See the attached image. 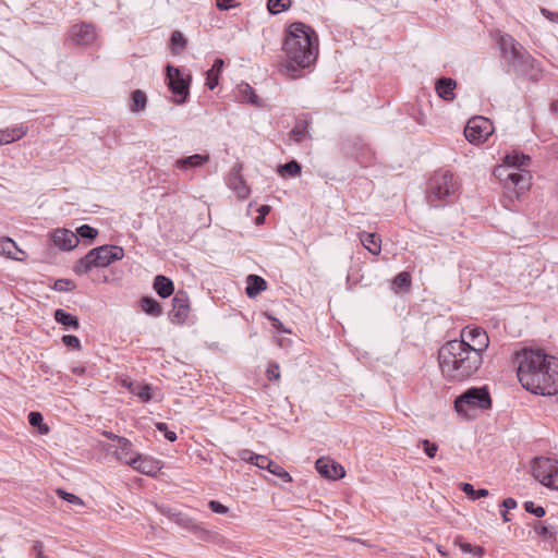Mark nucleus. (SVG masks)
<instances>
[{"label": "nucleus", "mask_w": 558, "mask_h": 558, "mask_svg": "<svg viewBox=\"0 0 558 558\" xmlns=\"http://www.w3.org/2000/svg\"><path fill=\"white\" fill-rule=\"evenodd\" d=\"M517 377L527 391L541 396L558 393V359L541 349L523 348L513 354Z\"/></svg>", "instance_id": "f257e3e1"}, {"label": "nucleus", "mask_w": 558, "mask_h": 558, "mask_svg": "<svg viewBox=\"0 0 558 558\" xmlns=\"http://www.w3.org/2000/svg\"><path fill=\"white\" fill-rule=\"evenodd\" d=\"M483 362V356L464 341L450 340L438 350L439 368L448 383H463L474 378Z\"/></svg>", "instance_id": "f03ea898"}, {"label": "nucleus", "mask_w": 558, "mask_h": 558, "mask_svg": "<svg viewBox=\"0 0 558 558\" xmlns=\"http://www.w3.org/2000/svg\"><path fill=\"white\" fill-rule=\"evenodd\" d=\"M282 50L288 60V70L308 68L318 56V36L311 26L294 22L286 29Z\"/></svg>", "instance_id": "7ed1b4c3"}, {"label": "nucleus", "mask_w": 558, "mask_h": 558, "mask_svg": "<svg viewBox=\"0 0 558 558\" xmlns=\"http://www.w3.org/2000/svg\"><path fill=\"white\" fill-rule=\"evenodd\" d=\"M425 193L426 202L430 207H445L457 201L459 183L451 171L438 169L428 179Z\"/></svg>", "instance_id": "20e7f679"}, {"label": "nucleus", "mask_w": 558, "mask_h": 558, "mask_svg": "<svg viewBox=\"0 0 558 558\" xmlns=\"http://www.w3.org/2000/svg\"><path fill=\"white\" fill-rule=\"evenodd\" d=\"M124 257V250L119 245L105 244L92 248L73 266L77 276L88 274L93 268H105Z\"/></svg>", "instance_id": "39448f33"}, {"label": "nucleus", "mask_w": 558, "mask_h": 558, "mask_svg": "<svg viewBox=\"0 0 558 558\" xmlns=\"http://www.w3.org/2000/svg\"><path fill=\"white\" fill-rule=\"evenodd\" d=\"M494 174L504 183L505 196L511 202L519 199L522 194L529 191L532 184L530 171L525 169H511L506 163L496 167Z\"/></svg>", "instance_id": "423d86ee"}, {"label": "nucleus", "mask_w": 558, "mask_h": 558, "mask_svg": "<svg viewBox=\"0 0 558 558\" xmlns=\"http://www.w3.org/2000/svg\"><path fill=\"white\" fill-rule=\"evenodd\" d=\"M492 397L488 388L471 387L459 395L453 401L454 411L464 418H473L472 411L489 410L492 408Z\"/></svg>", "instance_id": "0eeeda50"}, {"label": "nucleus", "mask_w": 558, "mask_h": 558, "mask_svg": "<svg viewBox=\"0 0 558 558\" xmlns=\"http://www.w3.org/2000/svg\"><path fill=\"white\" fill-rule=\"evenodd\" d=\"M166 80L169 90L177 97L175 102L178 105L185 104L190 96L191 73H185L180 68L168 63L166 66Z\"/></svg>", "instance_id": "6e6552de"}, {"label": "nucleus", "mask_w": 558, "mask_h": 558, "mask_svg": "<svg viewBox=\"0 0 558 558\" xmlns=\"http://www.w3.org/2000/svg\"><path fill=\"white\" fill-rule=\"evenodd\" d=\"M532 474L544 486L558 489V461L551 458H535L531 464Z\"/></svg>", "instance_id": "1a4fd4ad"}, {"label": "nucleus", "mask_w": 558, "mask_h": 558, "mask_svg": "<svg viewBox=\"0 0 558 558\" xmlns=\"http://www.w3.org/2000/svg\"><path fill=\"white\" fill-rule=\"evenodd\" d=\"M456 341L468 342L470 348L476 350L477 353L483 356L489 347V337L483 327L475 325H468L460 331V338L454 339Z\"/></svg>", "instance_id": "9d476101"}, {"label": "nucleus", "mask_w": 558, "mask_h": 558, "mask_svg": "<svg viewBox=\"0 0 558 558\" xmlns=\"http://www.w3.org/2000/svg\"><path fill=\"white\" fill-rule=\"evenodd\" d=\"M513 71L527 78L531 82L537 83L543 77V70L537 60L529 52L525 51L519 59L510 65Z\"/></svg>", "instance_id": "9b49d317"}, {"label": "nucleus", "mask_w": 558, "mask_h": 558, "mask_svg": "<svg viewBox=\"0 0 558 558\" xmlns=\"http://www.w3.org/2000/svg\"><path fill=\"white\" fill-rule=\"evenodd\" d=\"M493 132L492 123L484 117H474L470 119L464 129L465 138L472 144H478L487 141Z\"/></svg>", "instance_id": "f8f14e48"}, {"label": "nucleus", "mask_w": 558, "mask_h": 558, "mask_svg": "<svg viewBox=\"0 0 558 558\" xmlns=\"http://www.w3.org/2000/svg\"><path fill=\"white\" fill-rule=\"evenodd\" d=\"M160 513L166 515L168 519H170L172 522L178 524L179 526L191 531L193 534L197 536H203V534H207L208 532L194 519L189 517L187 514L178 511L174 508L168 507V506H161L159 507Z\"/></svg>", "instance_id": "ddd939ff"}, {"label": "nucleus", "mask_w": 558, "mask_h": 558, "mask_svg": "<svg viewBox=\"0 0 558 558\" xmlns=\"http://www.w3.org/2000/svg\"><path fill=\"white\" fill-rule=\"evenodd\" d=\"M190 298L186 291L178 290L172 299V308L168 313L169 320L174 325H183L190 314Z\"/></svg>", "instance_id": "4468645a"}, {"label": "nucleus", "mask_w": 558, "mask_h": 558, "mask_svg": "<svg viewBox=\"0 0 558 558\" xmlns=\"http://www.w3.org/2000/svg\"><path fill=\"white\" fill-rule=\"evenodd\" d=\"M497 44L500 50V57L508 64V66L513 64L519 59V56H522L525 51H527L509 34L500 35Z\"/></svg>", "instance_id": "2eb2a0df"}, {"label": "nucleus", "mask_w": 558, "mask_h": 558, "mask_svg": "<svg viewBox=\"0 0 558 558\" xmlns=\"http://www.w3.org/2000/svg\"><path fill=\"white\" fill-rule=\"evenodd\" d=\"M71 38L78 46H88L96 39V29L94 24L81 22L71 27Z\"/></svg>", "instance_id": "dca6fc26"}, {"label": "nucleus", "mask_w": 558, "mask_h": 558, "mask_svg": "<svg viewBox=\"0 0 558 558\" xmlns=\"http://www.w3.org/2000/svg\"><path fill=\"white\" fill-rule=\"evenodd\" d=\"M50 240L54 246L62 251H71L75 248L80 242L77 235L68 229H56L50 234Z\"/></svg>", "instance_id": "f3484780"}, {"label": "nucleus", "mask_w": 558, "mask_h": 558, "mask_svg": "<svg viewBox=\"0 0 558 558\" xmlns=\"http://www.w3.org/2000/svg\"><path fill=\"white\" fill-rule=\"evenodd\" d=\"M315 466L317 472L326 478L338 480L345 475L344 469L341 464L328 459L319 458L316 461Z\"/></svg>", "instance_id": "a211bd4d"}, {"label": "nucleus", "mask_w": 558, "mask_h": 558, "mask_svg": "<svg viewBox=\"0 0 558 558\" xmlns=\"http://www.w3.org/2000/svg\"><path fill=\"white\" fill-rule=\"evenodd\" d=\"M134 461L135 463H133L131 466L134 470L148 476H156L161 470V465L158 460L146 456L136 454Z\"/></svg>", "instance_id": "6ab92c4d"}, {"label": "nucleus", "mask_w": 558, "mask_h": 558, "mask_svg": "<svg viewBox=\"0 0 558 558\" xmlns=\"http://www.w3.org/2000/svg\"><path fill=\"white\" fill-rule=\"evenodd\" d=\"M529 525L534 530L538 537L549 542L551 544V548L554 547V544L557 542L558 534V529L555 525L549 524L547 520H534Z\"/></svg>", "instance_id": "aec40b11"}, {"label": "nucleus", "mask_w": 558, "mask_h": 558, "mask_svg": "<svg viewBox=\"0 0 558 558\" xmlns=\"http://www.w3.org/2000/svg\"><path fill=\"white\" fill-rule=\"evenodd\" d=\"M457 81L451 77L442 76L435 83L437 95L445 101H453L456 99Z\"/></svg>", "instance_id": "412c9836"}, {"label": "nucleus", "mask_w": 558, "mask_h": 558, "mask_svg": "<svg viewBox=\"0 0 558 558\" xmlns=\"http://www.w3.org/2000/svg\"><path fill=\"white\" fill-rule=\"evenodd\" d=\"M0 254L19 262L26 258V252L21 250L17 244L8 236L0 239Z\"/></svg>", "instance_id": "4be33fe9"}, {"label": "nucleus", "mask_w": 558, "mask_h": 558, "mask_svg": "<svg viewBox=\"0 0 558 558\" xmlns=\"http://www.w3.org/2000/svg\"><path fill=\"white\" fill-rule=\"evenodd\" d=\"M132 447L133 445L128 438H119L114 450L117 459L129 465L135 463L134 459L136 458V453L133 451Z\"/></svg>", "instance_id": "5701e85b"}, {"label": "nucleus", "mask_w": 558, "mask_h": 558, "mask_svg": "<svg viewBox=\"0 0 558 558\" xmlns=\"http://www.w3.org/2000/svg\"><path fill=\"white\" fill-rule=\"evenodd\" d=\"M28 128L23 123L15 126L0 130V145L11 144L15 141L21 140L27 134Z\"/></svg>", "instance_id": "b1692460"}, {"label": "nucleus", "mask_w": 558, "mask_h": 558, "mask_svg": "<svg viewBox=\"0 0 558 558\" xmlns=\"http://www.w3.org/2000/svg\"><path fill=\"white\" fill-rule=\"evenodd\" d=\"M267 289V281L258 275H248L246 278L245 293L247 298L255 299Z\"/></svg>", "instance_id": "393cba45"}, {"label": "nucleus", "mask_w": 558, "mask_h": 558, "mask_svg": "<svg viewBox=\"0 0 558 558\" xmlns=\"http://www.w3.org/2000/svg\"><path fill=\"white\" fill-rule=\"evenodd\" d=\"M153 288L162 299L169 298L174 292L173 281L163 275H157L154 278Z\"/></svg>", "instance_id": "a878e982"}, {"label": "nucleus", "mask_w": 558, "mask_h": 558, "mask_svg": "<svg viewBox=\"0 0 558 558\" xmlns=\"http://www.w3.org/2000/svg\"><path fill=\"white\" fill-rule=\"evenodd\" d=\"M363 246L373 255H379L381 251V239L376 233L362 231L359 233Z\"/></svg>", "instance_id": "bb28decb"}, {"label": "nucleus", "mask_w": 558, "mask_h": 558, "mask_svg": "<svg viewBox=\"0 0 558 558\" xmlns=\"http://www.w3.org/2000/svg\"><path fill=\"white\" fill-rule=\"evenodd\" d=\"M209 159L208 155H191L187 157L180 158L175 161L174 167L181 170H189L192 168L202 167Z\"/></svg>", "instance_id": "cd10ccee"}, {"label": "nucleus", "mask_w": 558, "mask_h": 558, "mask_svg": "<svg viewBox=\"0 0 558 558\" xmlns=\"http://www.w3.org/2000/svg\"><path fill=\"white\" fill-rule=\"evenodd\" d=\"M53 317L56 322L64 326L65 329L78 330L81 327L78 317L65 312L62 308L56 310Z\"/></svg>", "instance_id": "c85d7f7f"}, {"label": "nucleus", "mask_w": 558, "mask_h": 558, "mask_svg": "<svg viewBox=\"0 0 558 558\" xmlns=\"http://www.w3.org/2000/svg\"><path fill=\"white\" fill-rule=\"evenodd\" d=\"M225 62L222 59L217 58L215 59L211 68L206 71V83L208 89L213 90L216 88L219 84V77L222 72Z\"/></svg>", "instance_id": "c756f323"}, {"label": "nucleus", "mask_w": 558, "mask_h": 558, "mask_svg": "<svg viewBox=\"0 0 558 558\" xmlns=\"http://www.w3.org/2000/svg\"><path fill=\"white\" fill-rule=\"evenodd\" d=\"M147 95L142 89H135L131 93L129 108L132 112H141L146 109Z\"/></svg>", "instance_id": "7c9ffc66"}, {"label": "nucleus", "mask_w": 558, "mask_h": 558, "mask_svg": "<svg viewBox=\"0 0 558 558\" xmlns=\"http://www.w3.org/2000/svg\"><path fill=\"white\" fill-rule=\"evenodd\" d=\"M230 186L235 191L238 197L246 198L250 194V189L239 171L231 173L229 179Z\"/></svg>", "instance_id": "2f4dec72"}, {"label": "nucleus", "mask_w": 558, "mask_h": 558, "mask_svg": "<svg viewBox=\"0 0 558 558\" xmlns=\"http://www.w3.org/2000/svg\"><path fill=\"white\" fill-rule=\"evenodd\" d=\"M142 310L153 317L162 315V307L160 303L151 296H143L140 301Z\"/></svg>", "instance_id": "473e14b6"}, {"label": "nucleus", "mask_w": 558, "mask_h": 558, "mask_svg": "<svg viewBox=\"0 0 558 558\" xmlns=\"http://www.w3.org/2000/svg\"><path fill=\"white\" fill-rule=\"evenodd\" d=\"M302 167L296 160H290L283 165H279L277 168V173L281 178H294L301 174Z\"/></svg>", "instance_id": "72a5a7b5"}, {"label": "nucleus", "mask_w": 558, "mask_h": 558, "mask_svg": "<svg viewBox=\"0 0 558 558\" xmlns=\"http://www.w3.org/2000/svg\"><path fill=\"white\" fill-rule=\"evenodd\" d=\"M308 121L307 120H299L294 128L290 131L289 137L295 143H302L308 134Z\"/></svg>", "instance_id": "f704fd0d"}, {"label": "nucleus", "mask_w": 558, "mask_h": 558, "mask_svg": "<svg viewBox=\"0 0 558 558\" xmlns=\"http://www.w3.org/2000/svg\"><path fill=\"white\" fill-rule=\"evenodd\" d=\"M529 162L530 157L518 151L507 154L505 157V163L509 166L511 169H522V167L526 166Z\"/></svg>", "instance_id": "c9c22d12"}, {"label": "nucleus", "mask_w": 558, "mask_h": 558, "mask_svg": "<svg viewBox=\"0 0 558 558\" xmlns=\"http://www.w3.org/2000/svg\"><path fill=\"white\" fill-rule=\"evenodd\" d=\"M240 100L242 102H248L254 106H260V100L256 95L254 88L248 84H242L239 86Z\"/></svg>", "instance_id": "e433bc0d"}, {"label": "nucleus", "mask_w": 558, "mask_h": 558, "mask_svg": "<svg viewBox=\"0 0 558 558\" xmlns=\"http://www.w3.org/2000/svg\"><path fill=\"white\" fill-rule=\"evenodd\" d=\"M187 46V39L180 31H174L170 37V49L172 53H181Z\"/></svg>", "instance_id": "4c0bfd02"}, {"label": "nucleus", "mask_w": 558, "mask_h": 558, "mask_svg": "<svg viewBox=\"0 0 558 558\" xmlns=\"http://www.w3.org/2000/svg\"><path fill=\"white\" fill-rule=\"evenodd\" d=\"M460 489L472 500H477L489 495V492L486 488L475 489L470 483H461Z\"/></svg>", "instance_id": "58836bf2"}, {"label": "nucleus", "mask_w": 558, "mask_h": 558, "mask_svg": "<svg viewBox=\"0 0 558 558\" xmlns=\"http://www.w3.org/2000/svg\"><path fill=\"white\" fill-rule=\"evenodd\" d=\"M27 418L29 425L33 427H37L41 435H46L49 433V427L48 425L44 424V417L40 412L32 411L28 413Z\"/></svg>", "instance_id": "ea45409f"}, {"label": "nucleus", "mask_w": 558, "mask_h": 558, "mask_svg": "<svg viewBox=\"0 0 558 558\" xmlns=\"http://www.w3.org/2000/svg\"><path fill=\"white\" fill-rule=\"evenodd\" d=\"M392 283L398 291H409L412 284L411 275L408 271H401L395 277Z\"/></svg>", "instance_id": "a19ab883"}, {"label": "nucleus", "mask_w": 558, "mask_h": 558, "mask_svg": "<svg viewBox=\"0 0 558 558\" xmlns=\"http://www.w3.org/2000/svg\"><path fill=\"white\" fill-rule=\"evenodd\" d=\"M292 5V0H268L267 9L270 14L276 15L289 10Z\"/></svg>", "instance_id": "79ce46f5"}, {"label": "nucleus", "mask_w": 558, "mask_h": 558, "mask_svg": "<svg viewBox=\"0 0 558 558\" xmlns=\"http://www.w3.org/2000/svg\"><path fill=\"white\" fill-rule=\"evenodd\" d=\"M129 388L131 392L137 396L143 402H149L153 399L151 387L148 384L137 385L135 388H132L130 385Z\"/></svg>", "instance_id": "37998d69"}, {"label": "nucleus", "mask_w": 558, "mask_h": 558, "mask_svg": "<svg viewBox=\"0 0 558 558\" xmlns=\"http://www.w3.org/2000/svg\"><path fill=\"white\" fill-rule=\"evenodd\" d=\"M75 234L77 235V238L93 241L98 235V230L89 225H83L76 229Z\"/></svg>", "instance_id": "c03bdc74"}, {"label": "nucleus", "mask_w": 558, "mask_h": 558, "mask_svg": "<svg viewBox=\"0 0 558 558\" xmlns=\"http://www.w3.org/2000/svg\"><path fill=\"white\" fill-rule=\"evenodd\" d=\"M75 288L76 284L71 279H57L51 286V289L58 292L73 291Z\"/></svg>", "instance_id": "a18cd8bd"}, {"label": "nucleus", "mask_w": 558, "mask_h": 558, "mask_svg": "<svg viewBox=\"0 0 558 558\" xmlns=\"http://www.w3.org/2000/svg\"><path fill=\"white\" fill-rule=\"evenodd\" d=\"M56 494L58 495V497L68 501L69 504H72L75 506H84V501L82 498H80L78 496H76L72 493H68L66 490H64L62 488H58L56 490Z\"/></svg>", "instance_id": "49530a36"}, {"label": "nucleus", "mask_w": 558, "mask_h": 558, "mask_svg": "<svg viewBox=\"0 0 558 558\" xmlns=\"http://www.w3.org/2000/svg\"><path fill=\"white\" fill-rule=\"evenodd\" d=\"M268 472L271 474L280 477L283 482H291L292 477L291 475L278 463L272 461V465H269L267 469Z\"/></svg>", "instance_id": "de8ad7c7"}, {"label": "nucleus", "mask_w": 558, "mask_h": 558, "mask_svg": "<svg viewBox=\"0 0 558 558\" xmlns=\"http://www.w3.org/2000/svg\"><path fill=\"white\" fill-rule=\"evenodd\" d=\"M524 510L527 513L534 514L536 518H543L546 514L545 508L542 506H536L533 501H525Z\"/></svg>", "instance_id": "09e8293b"}, {"label": "nucleus", "mask_w": 558, "mask_h": 558, "mask_svg": "<svg viewBox=\"0 0 558 558\" xmlns=\"http://www.w3.org/2000/svg\"><path fill=\"white\" fill-rule=\"evenodd\" d=\"M155 426H156V429L159 430L160 433H162L165 438L167 440H169L170 442H173V441H175L178 439V436H177L175 432L170 430L166 423L157 422L155 424Z\"/></svg>", "instance_id": "8fccbe9b"}, {"label": "nucleus", "mask_w": 558, "mask_h": 558, "mask_svg": "<svg viewBox=\"0 0 558 558\" xmlns=\"http://www.w3.org/2000/svg\"><path fill=\"white\" fill-rule=\"evenodd\" d=\"M267 379L270 381H276L280 378V367L277 362H270L266 369Z\"/></svg>", "instance_id": "3c124183"}, {"label": "nucleus", "mask_w": 558, "mask_h": 558, "mask_svg": "<svg viewBox=\"0 0 558 558\" xmlns=\"http://www.w3.org/2000/svg\"><path fill=\"white\" fill-rule=\"evenodd\" d=\"M421 446L425 452V454L428 457V458H434L437 453V450H438V446L437 444L435 442H432L429 441L428 439H423L421 440Z\"/></svg>", "instance_id": "603ef678"}, {"label": "nucleus", "mask_w": 558, "mask_h": 558, "mask_svg": "<svg viewBox=\"0 0 558 558\" xmlns=\"http://www.w3.org/2000/svg\"><path fill=\"white\" fill-rule=\"evenodd\" d=\"M62 342L72 349L80 350L81 349V341L80 339L74 335H64L62 337Z\"/></svg>", "instance_id": "864d4df0"}, {"label": "nucleus", "mask_w": 558, "mask_h": 558, "mask_svg": "<svg viewBox=\"0 0 558 558\" xmlns=\"http://www.w3.org/2000/svg\"><path fill=\"white\" fill-rule=\"evenodd\" d=\"M266 318L271 323V326L279 332H290L287 328H284L283 324L272 314L266 312Z\"/></svg>", "instance_id": "5fc2aeb1"}, {"label": "nucleus", "mask_w": 558, "mask_h": 558, "mask_svg": "<svg viewBox=\"0 0 558 558\" xmlns=\"http://www.w3.org/2000/svg\"><path fill=\"white\" fill-rule=\"evenodd\" d=\"M208 508L213 512L218 513V514H226L229 511L228 507H226L225 505H222L218 500H210L208 502Z\"/></svg>", "instance_id": "6e6d98bb"}, {"label": "nucleus", "mask_w": 558, "mask_h": 558, "mask_svg": "<svg viewBox=\"0 0 558 558\" xmlns=\"http://www.w3.org/2000/svg\"><path fill=\"white\" fill-rule=\"evenodd\" d=\"M255 464L257 468L262 469V470H267L269 468V465H272V460H270L268 457L266 456H262L259 454L258 457H255Z\"/></svg>", "instance_id": "4d7b16f0"}, {"label": "nucleus", "mask_w": 558, "mask_h": 558, "mask_svg": "<svg viewBox=\"0 0 558 558\" xmlns=\"http://www.w3.org/2000/svg\"><path fill=\"white\" fill-rule=\"evenodd\" d=\"M454 544L459 546V548L463 551V553H468L470 554L472 551V546L470 543L468 542H464L463 538L461 536H458L454 538Z\"/></svg>", "instance_id": "13d9d810"}, {"label": "nucleus", "mask_w": 558, "mask_h": 558, "mask_svg": "<svg viewBox=\"0 0 558 558\" xmlns=\"http://www.w3.org/2000/svg\"><path fill=\"white\" fill-rule=\"evenodd\" d=\"M234 1L235 0H216V5L219 10L227 11L236 5V3H234Z\"/></svg>", "instance_id": "bf43d9fd"}, {"label": "nucleus", "mask_w": 558, "mask_h": 558, "mask_svg": "<svg viewBox=\"0 0 558 558\" xmlns=\"http://www.w3.org/2000/svg\"><path fill=\"white\" fill-rule=\"evenodd\" d=\"M258 456H259V454L254 453V452H253V451H251V450H242V451L240 452V458H241V460L246 461V462H250V463H252V464H255V459H254V458H255V457H258Z\"/></svg>", "instance_id": "052dcab7"}, {"label": "nucleus", "mask_w": 558, "mask_h": 558, "mask_svg": "<svg viewBox=\"0 0 558 558\" xmlns=\"http://www.w3.org/2000/svg\"><path fill=\"white\" fill-rule=\"evenodd\" d=\"M542 15L553 23H558V13L553 12L546 8H541Z\"/></svg>", "instance_id": "680f3d73"}, {"label": "nucleus", "mask_w": 558, "mask_h": 558, "mask_svg": "<svg viewBox=\"0 0 558 558\" xmlns=\"http://www.w3.org/2000/svg\"><path fill=\"white\" fill-rule=\"evenodd\" d=\"M33 550L36 551L37 557L36 558H48L44 554V544L40 541H34L33 543Z\"/></svg>", "instance_id": "e2e57ef3"}, {"label": "nucleus", "mask_w": 558, "mask_h": 558, "mask_svg": "<svg viewBox=\"0 0 558 558\" xmlns=\"http://www.w3.org/2000/svg\"><path fill=\"white\" fill-rule=\"evenodd\" d=\"M501 506L508 511L517 507V501L515 499L508 497L502 500Z\"/></svg>", "instance_id": "0e129e2a"}, {"label": "nucleus", "mask_w": 558, "mask_h": 558, "mask_svg": "<svg viewBox=\"0 0 558 558\" xmlns=\"http://www.w3.org/2000/svg\"><path fill=\"white\" fill-rule=\"evenodd\" d=\"M38 369H39L40 373H43L45 375H52L53 374L51 366L49 364H47V363H44V362L38 365Z\"/></svg>", "instance_id": "69168bd1"}, {"label": "nucleus", "mask_w": 558, "mask_h": 558, "mask_svg": "<svg viewBox=\"0 0 558 558\" xmlns=\"http://www.w3.org/2000/svg\"><path fill=\"white\" fill-rule=\"evenodd\" d=\"M470 554L475 557H482L484 555V548L481 546H472V551Z\"/></svg>", "instance_id": "338daca9"}, {"label": "nucleus", "mask_w": 558, "mask_h": 558, "mask_svg": "<svg viewBox=\"0 0 558 558\" xmlns=\"http://www.w3.org/2000/svg\"><path fill=\"white\" fill-rule=\"evenodd\" d=\"M71 372L74 374V375H78V376H82L85 374L86 372V367L84 366H74L72 367Z\"/></svg>", "instance_id": "774afa93"}]
</instances>
